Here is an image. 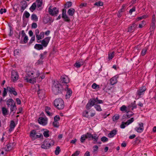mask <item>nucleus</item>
<instances>
[{
	"mask_svg": "<svg viewBox=\"0 0 156 156\" xmlns=\"http://www.w3.org/2000/svg\"><path fill=\"white\" fill-rule=\"evenodd\" d=\"M21 5L22 6L21 7L20 11L21 12H23L27 6V2L25 1L22 3Z\"/></svg>",
	"mask_w": 156,
	"mask_h": 156,
	"instance_id": "obj_19",
	"label": "nucleus"
},
{
	"mask_svg": "<svg viewBox=\"0 0 156 156\" xmlns=\"http://www.w3.org/2000/svg\"><path fill=\"white\" fill-rule=\"evenodd\" d=\"M31 27L32 28H36L37 27V24L36 23H33L32 24Z\"/></svg>",
	"mask_w": 156,
	"mask_h": 156,
	"instance_id": "obj_63",
	"label": "nucleus"
},
{
	"mask_svg": "<svg viewBox=\"0 0 156 156\" xmlns=\"http://www.w3.org/2000/svg\"><path fill=\"white\" fill-rule=\"evenodd\" d=\"M49 131L48 130H46L44 131L43 133V135L44 137H48L49 136Z\"/></svg>",
	"mask_w": 156,
	"mask_h": 156,
	"instance_id": "obj_44",
	"label": "nucleus"
},
{
	"mask_svg": "<svg viewBox=\"0 0 156 156\" xmlns=\"http://www.w3.org/2000/svg\"><path fill=\"white\" fill-rule=\"evenodd\" d=\"M92 88L94 89H98L99 88V85H97L95 83H94L91 86Z\"/></svg>",
	"mask_w": 156,
	"mask_h": 156,
	"instance_id": "obj_46",
	"label": "nucleus"
},
{
	"mask_svg": "<svg viewBox=\"0 0 156 156\" xmlns=\"http://www.w3.org/2000/svg\"><path fill=\"white\" fill-rule=\"evenodd\" d=\"M72 5V3L71 2H68V3L66 5V6L67 8H69Z\"/></svg>",
	"mask_w": 156,
	"mask_h": 156,
	"instance_id": "obj_64",
	"label": "nucleus"
},
{
	"mask_svg": "<svg viewBox=\"0 0 156 156\" xmlns=\"http://www.w3.org/2000/svg\"><path fill=\"white\" fill-rule=\"evenodd\" d=\"M62 17L63 19L65 21L69 22L70 21V19L69 17L67 16V15H62Z\"/></svg>",
	"mask_w": 156,
	"mask_h": 156,
	"instance_id": "obj_33",
	"label": "nucleus"
},
{
	"mask_svg": "<svg viewBox=\"0 0 156 156\" xmlns=\"http://www.w3.org/2000/svg\"><path fill=\"white\" fill-rule=\"evenodd\" d=\"M47 52L44 51L43 53L41 54L40 55V58L42 60L46 57Z\"/></svg>",
	"mask_w": 156,
	"mask_h": 156,
	"instance_id": "obj_39",
	"label": "nucleus"
},
{
	"mask_svg": "<svg viewBox=\"0 0 156 156\" xmlns=\"http://www.w3.org/2000/svg\"><path fill=\"white\" fill-rule=\"evenodd\" d=\"M84 62L82 59H80L77 61L75 63L74 66L75 67L77 68H80L81 66H83L84 64Z\"/></svg>",
	"mask_w": 156,
	"mask_h": 156,
	"instance_id": "obj_12",
	"label": "nucleus"
},
{
	"mask_svg": "<svg viewBox=\"0 0 156 156\" xmlns=\"http://www.w3.org/2000/svg\"><path fill=\"white\" fill-rule=\"evenodd\" d=\"M61 81L62 83H67L69 82V80L67 76H63L61 77Z\"/></svg>",
	"mask_w": 156,
	"mask_h": 156,
	"instance_id": "obj_17",
	"label": "nucleus"
},
{
	"mask_svg": "<svg viewBox=\"0 0 156 156\" xmlns=\"http://www.w3.org/2000/svg\"><path fill=\"white\" fill-rule=\"evenodd\" d=\"M147 50V48L145 47L143 49L141 52V55L142 56L144 55L146 53Z\"/></svg>",
	"mask_w": 156,
	"mask_h": 156,
	"instance_id": "obj_37",
	"label": "nucleus"
},
{
	"mask_svg": "<svg viewBox=\"0 0 156 156\" xmlns=\"http://www.w3.org/2000/svg\"><path fill=\"white\" fill-rule=\"evenodd\" d=\"M2 112L3 115L5 116L7 115L8 110L5 108L3 107L2 108Z\"/></svg>",
	"mask_w": 156,
	"mask_h": 156,
	"instance_id": "obj_30",
	"label": "nucleus"
},
{
	"mask_svg": "<svg viewBox=\"0 0 156 156\" xmlns=\"http://www.w3.org/2000/svg\"><path fill=\"white\" fill-rule=\"evenodd\" d=\"M133 114H128V112L127 113V114L124 115L122 116V119H125L126 118H129Z\"/></svg>",
	"mask_w": 156,
	"mask_h": 156,
	"instance_id": "obj_41",
	"label": "nucleus"
},
{
	"mask_svg": "<svg viewBox=\"0 0 156 156\" xmlns=\"http://www.w3.org/2000/svg\"><path fill=\"white\" fill-rule=\"evenodd\" d=\"M115 56L114 51L110 52L108 53V58L110 60H112Z\"/></svg>",
	"mask_w": 156,
	"mask_h": 156,
	"instance_id": "obj_23",
	"label": "nucleus"
},
{
	"mask_svg": "<svg viewBox=\"0 0 156 156\" xmlns=\"http://www.w3.org/2000/svg\"><path fill=\"white\" fill-rule=\"evenodd\" d=\"M103 101L102 100H99L98 97L96 98L90 99L88 101L86 106V108L89 110L94 105V108L98 111H101L102 110L100 105L98 104H103Z\"/></svg>",
	"mask_w": 156,
	"mask_h": 156,
	"instance_id": "obj_1",
	"label": "nucleus"
},
{
	"mask_svg": "<svg viewBox=\"0 0 156 156\" xmlns=\"http://www.w3.org/2000/svg\"><path fill=\"white\" fill-rule=\"evenodd\" d=\"M101 140L102 141L105 142L107 141L108 140V139L105 136H103L101 138Z\"/></svg>",
	"mask_w": 156,
	"mask_h": 156,
	"instance_id": "obj_53",
	"label": "nucleus"
},
{
	"mask_svg": "<svg viewBox=\"0 0 156 156\" xmlns=\"http://www.w3.org/2000/svg\"><path fill=\"white\" fill-rule=\"evenodd\" d=\"M52 124L53 126L55 127L58 128L59 126V123L58 122L54 121L53 122Z\"/></svg>",
	"mask_w": 156,
	"mask_h": 156,
	"instance_id": "obj_45",
	"label": "nucleus"
},
{
	"mask_svg": "<svg viewBox=\"0 0 156 156\" xmlns=\"http://www.w3.org/2000/svg\"><path fill=\"white\" fill-rule=\"evenodd\" d=\"M118 78V76L116 75L112 77L110 80V83L113 85L116 83L117 82V79Z\"/></svg>",
	"mask_w": 156,
	"mask_h": 156,
	"instance_id": "obj_16",
	"label": "nucleus"
},
{
	"mask_svg": "<svg viewBox=\"0 0 156 156\" xmlns=\"http://www.w3.org/2000/svg\"><path fill=\"white\" fill-rule=\"evenodd\" d=\"M54 105L55 107L58 110L63 109L65 106L64 102L61 98L55 99L54 101Z\"/></svg>",
	"mask_w": 156,
	"mask_h": 156,
	"instance_id": "obj_3",
	"label": "nucleus"
},
{
	"mask_svg": "<svg viewBox=\"0 0 156 156\" xmlns=\"http://www.w3.org/2000/svg\"><path fill=\"white\" fill-rule=\"evenodd\" d=\"M16 109V106L15 104H14L13 105L11 106L10 108V113L12 112L14 114L15 113Z\"/></svg>",
	"mask_w": 156,
	"mask_h": 156,
	"instance_id": "obj_25",
	"label": "nucleus"
},
{
	"mask_svg": "<svg viewBox=\"0 0 156 156\" xmlns=\"http://www.w3.org/2000/svg\"><path fill=\"white\" fill-rule=\"evenodd\" d=\"M7 90L11 94H13L14 95L16 96L17 94L15 90V89L12 87H8L7 88Z\"/></svg>",
	"mask_w": 156,
	"mask_h": 156,
	"instance_id": "obj_14",
	"label": "nucleus"
},
{
	"mask_svg": "<svg viewBox=\"0 0 156 156\" xmlns=\"http://www.w3.org/2000/svg\"><path fill=\"white\" fill-rule=\"evenodd\" d=\"M28 40V37L27 36L25 35L23 39L24 44H26Z\"/></svg>",
	"mask_w": 156,
	"mask_h": 156,
	"instance_id": "obj_60",
	"label": "nucleus"
},
{
	"mask_svg": "<svg viewBox=\"0 0 156 156\" xmlns=\"http://www.w3.org/2000/svg\"><path fill=\"white\" fill-rule=\"evenodd\" d=\"M72 92V90L69 88H67V91L66 96L67 98H69L71 96Z\"/></svg>",
	"mask_w": 156,
	"mask_h": 156,
	"instance_id": "obj_28",
	"label": "nucleus"
},
{
	"mask_svg": "<svg viewBox=\"0 0 156 156\" xmlns=\"http://www.w3.org/2000/svg\"><path fill=\"white\" fill-rule=\"evenodd\" d=\"M38 121L40 124L43 126H45L47 123L48 119L47 118H44L42 117H40L38 119Z\"/></svg>",
	"mask_w": 156,
	"mask_h": 156,
	"instance_id": "obj_9",
	"label": "nucleus"
},
{
	"mask_svg": "<svg viewBox=\"0 0 156 156\" xmlns=\"http://www.w3.org/2000/svg\"><path fill=\"white\" fill-rule=\"evenodd\" d=\"M19 49H16L14 51V54L15 55H18L19 53Z\"/></svg>",
	"mask_w": 156,
	"mask_h": 156,
	"instance_id": "obj_61",
	"label": "nucleus"
},
{
	"mask_svg": "<svg viewBox=\"0 0 156 156\" xmlns=\"http://www.w3.org/2000/svg\"><path fill=\"white\" fill-rule=\"evenodd\" d=\"M119 118V116L118 115H114L113 118L112 120L113 121H115L117 120H118Z\"/></svg>",
	"mask_w": 156,
	"mask_h": 156,
	"instance_id": "obj_48",
	"label": "nucleus"
},
{
	"mask_svg": "<svg viewBox=\"0 0 156 156\" xmlns=\"http://www.w3.org/2000/svg\"><path fill=\"white\" fill-rule=\"evenodd\" d=\"M148 17V16L147 15H145L142 16L138 17L137 18V21L141 20L143 19H145Z\"/></svg>",
	"mask_w": 156,
	"mask_h": 156,
	"instance_id": "obj_43",
	"label": "nucleus"
},
{
	"mask_svg": "<svg viewBox=\"0 0 156 156\" xmlns=\"http://www.w3.org/2000/svg\"><path fill=\"white\" fill-rule=\"evenodd\" d=\"M41 76H40L39 77V79H40L39 80L41 81L42 79H44L45 77V75L44 73L41 74Z\"/></svg>",
	"mask_w": 156,
	"mask_h": 156,
	"instance_id": "obj_57",
	"label": "nucleus"
},
{
	"mask_svg": "<svg viewBox=\"0 0 156 156\" xmlns=\"http://www.w3.org/2000/svg\"><path fill=\"white\" fill-rule=\"evenodd\" d=\"M99 139L98 136L96 134H94L93 135L92 140H94V144H96Z\"/></svg>",
	"mask_w": 156,
	"mask_h": 156,
	"instance_id": "obj_24",
	"label": "nucleus"
},
{
	"mask_svg": "<svg viewBox=\"0 0 156 156\" xmlns=\"http://www.w3.org/2000/svg\"><path fill=\"white\" fill-rule=\"evenodd\" d=\"M60 119V117L58 115H56L54 118V121L58 122Z\"/></svg>",
	"mask_w": 156,
	"mask_h": 156,
	"instance_id": "obj_52",
	"label": "nucleus"
},
{
	"mask_svg": "<svg viewBox=\"0 0 156 156\" xmlns=\"http://www.w3.org/2000/svg\"><path fill=\"white\" fill-rule=\"evenodd\" d=\"M87 138V137L86 134H83L82 135L80 139L81 142V143H83Z\"/></svg>",
	"mask_w": 156,
	"mask_h": 156,
	"instance_id": "obj_34",
	"label": "nucleus"
},
{
	"mask_svg": "<svg viewBox=\"0 0 156 156\" xmlns=\"http://www.w3.org/2000/svg\"><path fill=\"white\" fill-rule=\"evenodd\" d=\"M86 135L87 136V138H88L89 140H92V138L93 137V135L91 133H87Z\"/></svg>",
	"mask_w": 156,
	"mask_h": 156,
	"instance_id": "obj_40",
	"label": "nucleus"
},
{
	"mask_svg": "<svg viewBox=\"0 0 156 156\" xmlns=\"http://www.w3.org/2000/svg\"><path fill=\"white\" fill-rule=\"evenodd\" d=\"M134 121V118H132L128 120L126 122H125V124L126 125H128L133 122Z\"/></svg>",
	"mask_w": 156,
	"mask_h": 156,
	"instance_id": "obj_35",
	"label": "nucleus"
},
{
	"mask_svg": "<svg viewBox=\"0 0 156 156\" xmlns=\"http://www.w3.org/2000/svg\"><path fill=\"white\" fill-rule=\"evenodd\" d=\"M19 34L20 35V34H21L22 37H23L24 36H25V35H26L24 31V30H22L20 32ZM20 35L19 36V38H20Z\"/></svg>",
	"mask_w": 156,
	"mask_h": 156,
	"instance_id": "obj_55",
	"label": "nucleus"
},
{
	"mask_svg": "<svg viewBox=\"0 0 156 156\" xmlns=\"http://www.w3.org/2000/svg\"><path fill=\"white\" fill-rule=\"evenodd\" d=\"M43 46L42 44H36L34 46V48L38 50L43 49Z\"/></svg>",
	"mask_w": 156,
	"mask_h": 156,
	"instance_id": "obj_31",
	"label": "nucleus"
},
{
	"mask_svg": "<svg viewBox=\"0 0 156 156\" xmlns=\"http://www.w3.org/2000/svg\"><path fill=\"white\" fill-rule=\"evenodd\" d=\"M51 108L50 107L48 106H46L45 107V112L47 114V115L48 116H51L53 115L52 113L49 110H51Z\"/></svg>",
	"mask_w": 156,
	"mask_h": 156,
	"instance_id": "obj_21",
	"label": "nucleus"
},
{
	"mask_svg": "<svg viewBox=\"0 0 156 156\" xmlns=\"http://www.w3.org/2000/svg\"><path fill=\"white\" fill-rule=\"evenodd\" d=\"M31 20L35 21H38V18L37 15L35 14H33L31 15Z\"/></svg>",
	"mask_w": 156,
	"mask_h": 156,
	"instance_id": "obj_36",
	"label": "nucleus"
},
{
	"mask_svg": "<svg viewBox=\"0 0 156 156\" xmlns=\"http://www.w3.org/2000/svg\"><path fill=\"white\" fill-rule=\"evenodd\" d=\"M137 25L135 23L131 25L128 29V31L129 32H133L136 27Z\"/></svg>",
	"mask_w": 156,
	"mask_h": 156,
	"instance_id": "obj_15",
	"label": "nucleus"
},
{
	"mask_svg": "<svg viewBox=\"0 0 156 156\" xmlns=\"http://www.w3.org/2000/svg\"><path fill=\"white\" fill-rule=\"evenodd\" d=\"M139 127H136L134 129L138 133H141L144 131V124L142 122L139 123Z\"/></svg>",
	"mask_w": 156,
	"mask_h": 156,
	"instance_id": "obj_10",
	"label": "nucleus"
},
{
	"mask_svg": "<svg viewBox=\"0 0 156 156\" xmlns=\"http://www.w3.org/2000/svg\"><path fill=\"white\" fill-rule=\"evenodd\" d=\"M37 6V3L36 2L34 3L32 5L30 8V10L31 12H33L36 8V7Z\"/></svg>",
	"mask_w": 156,
	"mask_h": 156,
	"instance_id": "obj_29",
	"label": "nucleus"
},
{
	"mask_svg": "<svg viewBox=\"0 0 156 156\" xmlns=\"http://www.w3.org/2000/svg\"><path fill=\"white\" fill-rule=\"evenodd\" d=\"M41 137H43V135L41 133H38V134H37L36 133L35 136V139L37 138H40Z\"/></svg>",
	"mask_w": 156,
	"mask_h": 156,
	"instance_id": "obj_56",
	"label": "nucleus"
},
{
	"mask_svg": "<svg viewBox=\"0 0 156 156\" xmlns=\"http://www.w3.org/2000/svg\"><path fill=\"white\" fill-rule=\"evenodd\" d=\"M155 28V23L151 22V24L150 29L151 31H153L154 30Z\"/></svg>",
	"mask_w": 156,
	"mask_h": 156,
	"instance_id": "obj_38",
	"label": "nucleus"
},
{
	"mask_svg": "<svg viewBox=\"0 0 156 156\" xmlns=\"http://www.w3.org/2000/svg\"><path fill=\"white\" fill-rule=\"evenodd\" d=\"M117 131L116 130H113L111 131L108 134V136L109 138H112L116 135L117 133Z\"/></svg>",
	"mask_w": 156,
	"mask_h": 156,
	"instance_id": "obj_20",
	"label": "nucleus"
},
{
	"mask_svg": "<svg viewBox=\"0 0 156 156\" xmlns=\"http://www.w3.org/2000/svg\"><path fill=\"white\" fill-rule=\"evenodd\" d=\"M11 78L13 82L17 81L19 78V75L18 72L15 70H12Z\"/></svg>",
	"mask_w": 156,
	"mask_h": 156,
	"instance_id": "obj_7",
	"label": "nucleus"
},
{
	"mask_svg": "<svg viewBox=\"0 0 156 156\" xmlns=\"http://www.w3.org/2000/svg\"><path fill=\"white\" fill-rule=\"evenodd\" d=\"M60 152V149L59 147H56L55 150V154L56 155H57Z\"/></svg>",
	"mask_w": 156,
	"mask_h": 156,
	"instance_id": "obj_50",
	"label": "nucleus"
},
{
	"mask_svg": "<svg viewBox=\"0 0 156 156\" xmlns=\"http://www.w3.org/2000/svg\"><path fill=\"white\" fill-rule=\"evenodd\" d=\"M75 9L72 8L69 9L68 11V13L69 16H73L75 12Z\"/></svg>",
	"mask_w": 156,
	"mask_h": 156,
	"instance_id": "obj_27",
	"label": "nucleus"
},
{
	"mask_svg": "<svg viewBox=\"0 0 156 156\" xmlns=\"http://www.w3.org/2000/svg\"><path fill=\"white\" fill-rule=\"evenodd\" d=\"M16 126L13 120H12L11 121L10 124V128L9 129V131L11 132L14 128Z\"/></svg>",
	"mask_w": 156,
	"mask_h": 156,
	"instance_id": "obj_18",
	"label": "nucleus"
},
{
	"mask_svg": "<svg viewBox=\"0 0 156 156\" xmlns=\"http://www.w3.org/2000/svg\"><path fill=\"white\" fill-rule=\"evenodd\" d=\"M58 9L55 7L52 8L51 6L49 7L48 12L50 15L52 16H56L58 13Z\"/></svg>",
	"mask_w": 156,
	"mask_h": 156,
	"instance_id": "obj_5",
	"label": "nucleus"
},
{
	"mask_svg": "<svg viewBox=\"0 0 156 156\" xmlns=\"http://www.w3.org/2000/svg\"><path fill=\"white\" fill-rule=\"evenodd\" d=\"M44 33L43 32H41L40 34L37 35L36 36L37 42L39 43L41 42L40 40L44 38Z\"/></svg>",
	"mask_w": 156,
	"mask_h": 156,
	"instance_id": "obj_13",
	"label": "nucleus"
},
{
	"mask_svg": "<svg viewBox=\"0 0 156 156\" xmlns=\"http://www.w3.org/2000/svg\"><path fill=\"white\" fill-rule=\"evenodd\" d=\"M33 73L31 71L28 72L25 76L24 77V80L30 83L34 84L35 83V80L33 77Z\"/></svg>",
	"mask_w": 156,
	"mask_h": 156,
	"instance_id": "obj_4",
	"label": "nucleus"
},
{
	"mask_svg": "<svg viewBox=\"0 0 156 156\" xmlns=\"http://www.w3.org/2000/svg\"><path fill=\"white\" fill-rule=\"evenodd\" d=\"M88 112L87 111H85L83 113V115L86 117H88Z\"/></svg>",
	"mask_w": 156,
	"mask_h": 156,
	"instance_id": "obj_59",
	"label": "nucleus"
},
{
	"mask_svg": "<svg viewBox=\"0 0 156 156\" xmlns=\"http://www.w3.org/2000/svg\"><path fill=\"white\" fill-rule=\"evenodd\" d=\"M24 15L25 16V17L26 18H28L30 16V13L27 11H25L24 13Z\"/></svg>",
	"mask_w": 156,
	"mask_h": 156,
	"instance_id": "obj_58",
	"label": "nucleus"
},
{
	"mask_svg": "<svg viewBox=\"0 0 156 156\" xmlns=\"http://www.w3.org/2000/svg\"><path fill=\"white\" fill-rule=\"evenodd\" d=\"M94 5L98 6H102L103 5V3L102 2L99 1L95 2L94 4Z\"/></svg>",
	"mask_w": 156,
	"mask_h": 156,
	"instance_id": "obj_47",
	"label": "nucleus"
},
{
	"mask_svg": "<svg viewBox=\"0 0 156 156\" xmlns=\"http://www.w3.org/2000/svg\"><path fill=\"white\" fill-rule=\"evenodd\" d=\"M31 72L32 73H33V74L32 75L33 77V78L34 79V80H35L36 82V80H37L38 77H39V76L40 74L39 71L37 70H34V71Z\"/></svg>",
	"mask_w": 156,
	"mask_h": 156,
	"instance_id": "obj_11",
	"label": "nucleus"
},
{
	"mask_svg": "<svg viewBox=\"0 0 156 156\" xmlns=\"http://www.w3.org/2000/svg\"><path fill=\"white\" fill-rule=\"evenodd\" d=\"M145 25V21L144 20L142 21L141 23L139 25V27L142 28Z\"/></svg>",
	"mask_w": 156,
	"mask_h": 156,
	"instance_id": "obj_49",
	"label": "nucleus"
},
{
	"mask_svg": "<svg viewBox=\"0 0 156 156\" xmlns=\"http://www.w3.org/2000/svg\"><path fill=\"white\" fill-rule=\"evenodd\" d=\"M36 134V131L35 130H33L30 132V136L32 138L35 139V137Z\"/></svg>",
	"mask_w": 156,
	"mask_h": 156,
	"instance_id": "obj_32",
	"label": "nucleus"
},
{
	"mask_svg": "<svg viewBox=\"0 0 156 156\" xmlns=\"http://www.w3.org/2000/svg\"><path fill=\"white\" fill-rule=\"evenodd\" d=\"M50 39V37H45L41 41V44L44 47H46L47 46Z\"/></svg>",
	"mask_w": 156,
	"mask_h": 156,
	"instance_id": "obj_8",
	"label": "nucleus"
},
{
	"mask_svg": "<svg viewBox=\"0 0 156 156\" xmlns=\"http://www.w3.org/2000/svg\"><path fill=\"white\" fill-rule=\"evenodd\" d=\"M7 95V91L6 89L5 88H4V90L3 92L2 96L3 97H4Z\"/></svg>",
	"mask_w": 156,
	"mask_h": 156,
	"instance_id": "obj_62",
	"label": "nucleus"
},
{
	"mask_svg": "<svg viewBox=\"0 0 156 156\" xmlns=\"http://www.w3.org/2000/svg\"><path fill=\"white\" fill-rule=\"evenodd\" d=\"M14 101L12 99H9L7 102V105L8 107L14 105Z\"/></svg>",
	"mask_w": 156,
	"mask_h": 156,
	"instance_id": "obj_26",
	"label": "nucleus"
},
{
	"mask_svg": "<svg viewBox=\"0 0 156 156\" xmlns=\"http://www.w3.org/2000/svg\"><path fill=\"white\" fill-rule=\"evenodd\" d=\"M52 90L55 94L57 95L62 93L63 88L58 81H55L53 84Z\"/></svg>",
	"mask_w": 156,
	"mask_h": 156,
	"instance_id": "obj_2",
	"label": "nucleus"
},
{
	"mask_svg": "<svg viewBox=\"0 0 156 156\" xmlns=\"http://www.w3.org/2000/svg\"><path fill=\"white\" fill-rule=\"evenodd\" d=\"M98 147L97 145L94 146L93 147V152L95 153L97 151L98 149Z\"/></svg>",
	"mask_w": 156,
	"mask_h": 156,
	"instance_id": "obj_54",
	"label": "nucleus"
},
{
	"mask_svg": "<svg viewBox=\"0 0 156 156\" xmlns=\"http://www.w3.org/2000/svg\"><path fill=\"white\" fill-rule=\"evenodd\" d=\"M36 2H37V7L39 8L41 7L42 4V0H37Z\"/></svg>",
	"mask_w": 156,
	"mask_h": 156,
	"instance_id": "obj_42",
	"label": "nucleus"
},
{
	"mask_svg": "<svg viewBox=\"0 0 156 156\" xmlns=\"http://www.w3.org/2000/svg\"><path fill=\"white\" fill-rule=\"evenodd\" d=\"M126 107L125 105H123L120 108V110L122 112L124 111H126Z\"/></svg>",
	"mask_w": 156,
	"mask_h": 156,
	"instance_id": "obj_51",
	"label": "nucleus"
},
{
	"mask_svg": "<svg viewBox=\"0 0 156 156\" xmlns=\"http://www.w3.org/2000/svg\"><path fill=\"white\" fill-rule=\"evenodd\" d=\"M51 144L50 143L47 142H45L43 144L41 145V147L44 149H47L50 147Z\"/></svg>",
	"mask_w": 156,
	"mask_h": 156,
	"instance_id": "obj_22",
	"label": "nucleus"
},
{
	"mask_svg": "<svg viewBox=\"0 0 156 156\" xmlns=\"http://www.w3.org/2000/svg\"><path fill=\"white\" fill-rule=\"evenodd\" d=\"M147 88L145 86H143L140 87L139 89L137 90L136 95L139 98L141 97V96L144 95Z\"/></svg>",
	"mask_w": 156,
	"mask_h": 156,
	"instance_id": "obj_6",
	"label": "nucleus"
}]
</instances>
